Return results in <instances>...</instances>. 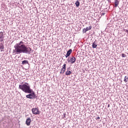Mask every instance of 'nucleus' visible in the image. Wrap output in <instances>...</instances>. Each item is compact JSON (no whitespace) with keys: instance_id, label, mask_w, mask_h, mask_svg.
<instances>
[{"instance_id":"4","label":"nucleus","mask_w":128,"mask_h":128,"mask_svg":"<svg viewBox=\"0 0 128 128\" xmlns=\"http://www.w3.org/2000/svg\"><path fill=\"white\" fill-rule=\"evenodd\" d=\"M36 96V94H34V92H32V93L31 94H29L26 96V98H34V97Z\"/></svg>"},{"instance_id":"15","label":"nucleus","mask_w":128,"mask_h":128,"mask_svg":"<svg viewBox=\"0 0 128 128\" xmlns=\"http://www.w3.org/2000/svg\"><path fill=\"white\" fill-rule=\"evenodd\" d=\"M22 64H28V60H24L22 62Z\"/></svg>"},{"instance_id":"7","label":"nucleus","mask_w":128,"mask_h":128,"mask_svg":"<svg viewBox=\"0 0 128 128\" xmlns=\"http://www.w3.org/2000/svg\"><path fill=\"white\" fill-rule=\"evenodd\" d=\"M92 30V26H89V27H86V28H84L82 30L83 34H86L88 30Z\"/></svg>"},{"instance_id":"1","label":"nucleus","mask_w":128,"mask_h":128,"mask_svg":"<svg viewBox=\"0 0 128 128\" xmlns=\"http://www.w3.org/2000/svg\"><path fill=\"white\" fill-rule=\"evenodd\" d=\"M14 50H13V54H30L32 48L26 47L24 42L20 41L19 43L16 44L14 46Z\"/></svg>"},{"instance_id":"9","label":"nucleus","mask_w":128,"mask_h":128,"mask_svg":"<svg viewBox=\"0 0 128 128\" xmlns=\"http://www.w3.org/2000/svg\"><path fill=\"white\" fill-rule=\"evenodd\" d=\"M72 49H70L67 52V53L66 55V58H68L70 56V54H72Z\"/></svg>"},{"instance_id":"2","label":"nucleus","mask_w":128,"mask_h":128,"mask_svg":"<svg viewBox=\"0 0 128 128\" xmlns=\"http://www.w3.org/2000/svg\"><path fill=\"white\" fill-rule=\"evenodd\" d=\"M19 88L24 92H26V94H32V90L30 88V86L26 82L23 84H20Z\"/></svg>"},{"instance_id":"22","label":"nucleus","mask_w":128,"mask_h":128,"mask_svg":"<svg viewBox=\"0 0 128 128\" xmlns=\"http://www.w3.org/2000/svg\"><path fill=\"white\" fill-rule=\"evenodd\" d=\"M108 106H110V104L108 105Z\"/></svg>"},{"instance_id":"21","label":"nucleus","mask_w":128,"mask_h":128,"mask_svg":"<svg viewBox=\"0 0 128 128\" xmlns=\"http://www.w3.org/2000/svg\"><path fill=\"white\" fill-rule=\"evenodd\" d=\"M102 16H104V14H105V13L102 12Z\"/></svg>"},{"instance_id":"18","label":"nucleus","mask_w":128,"mask_h":128,"mask_svg":"<svg viewBox=\"0 0 128 128\" xmlns=\"http://www.w3.org/2000/svg\"><path fill=\"white\" fill-rule=\"evenodd\" d=\"M0 36H4V32H0Z\"/></svg>"},{"instance_id":"11","label":"nucleus","mask_w":128,"mask_h":128,"mask_svg":"<svg viewBox=\"0 0 128 128\" xmlns=\"http://www.w3.org/2000/svg\"><path fill=\"white\" fill-rule=\"evenodd\" d=\"M119 4H120V1H118V0H115V2H114L115 8H116L118 6Z\"/></svg>"},{"instance_id":"16","label":"nucleus","mask_w":128,"mask_h":128,"mask_svg":"<svg viewBox=\"0 0 128 128\" xmlns=\"http://www.w3.org/2000/svg\"><path fill=\"white\" fill-rule=\"evenodd\" d=\"M124 82H128V76H125L124 78Z\"/></svg>"},{"instance_id":"12","label":"nucleus","mask_w":128,"mask_h":128,"mask_svg":"<svg viewBox=\"0 0 128 128\" xmlns=\"http://www.w3.org/2000/svg\"><path fill=\"white\" fill-rule=\"evenodd\" d=\"M4 47L2 44H0V52H4Z\"/></svg>"},{"instance_id":"6","label":"nucleus","mask_w":128,"mask_h":128,"mask_svg":"<svg viewBox=\"0 0 128 128\" xmlns=\"http://www.w3.org/2000/svg\"><path fill=\"white\" fill-rule=\"evenodd\" d=\"M68 62H70V64H74V62H76V59L75 58L74 56H72L70 58V60H69L68 58Z\"/></svg>"},{"instance_id":"13","label":"nucleus","mask_w":128,"mask_h":128,"mask_svg":"<svg viewBox=\"0 0 128 128\" xmlns=\"http://www.w3.org/2000/svg\"><path fill=\"white\" fill-rule=\"evenodd\" d=\"M96 46H98V45L96 44V42H94L92 44V48H96Z\"/></svg>"},{"instance_id":"17","label":"nucleus","mask_w":128,"mask_h":128,"mask_svg":"<svg viewBox=\"0 0 128 128\" xmlns=\"http://www.w3.org/2000/svg\"><path fill=\"white\" fill-rule=\"evenodd\" d=\"M4 40V36H0V42Z\"/></svg>"},{"instance_id":"3","label":"nucleus","mask_w":128,"mask_h":128,"mask_svg":"<svg viewBox=\"0 0 128 128\" xmlns=\"http://www.w3.org/2000/svg\"><path fill=\"white\" fill-rule=\"evenodd\" d=\"M32 112L34 114H40V110L38 109V108H33L32 110Z\"/></svg>"},{"instance_id":"14","label":"nucleus","mask_w":128,"mask_h":128,"mask_svg":"<svg viewBox=\"0 0 128 128\" xmlns=\"http://www.w3.org/2000/svg\"><path fill=\"white\" fill-rule=\"evenodd\" d=\"M80 1L78 0H76V2L75 3V4L77 8H78L80 6Z\"/></svg>"},{"instance_id":"20","label":"nucleus","mask_w":128,"mask_h":128,"mask_svg":"<svg viewBox=\"0 0 128 128\" xmlns=\"http://www.w3.org/2000/svg\"><path fill=\"white\" fill-rule=\"evenodd\" d=\"M100 116H98V117L96 118V120H100Z\"/></svg>"},{"instance_id":"19","label":"nucleus","mask_w":128,"mask_h":128,"mask_svg":"<svg viewBox=\"0 0 128 128\" xmlns=\"http://www.w3.org/2000/svg\"><path fill=\"white\" fill-rule=\"evenodd\" d=\"M122 58H126V56L124 54H122Z\"/></svg>"},{"instance_id":"8","label":"nucleus","mask_w":128,"mask_h":128,"mask_svg":"<svg viewBox=\"0 0 128 128\" xmlns=\"http://www.w3.org/2000/svg\"><path fill=\"white\" fill-rule=\"evenodd\" d=\"M32 122V119H30V118H28L26 119V124L28 126H30V123Z\"/></svg>"},{"instance_id":"5","label":"nucleus","mask_w":128,"mask_h":128,"mask_svg":"<svg viewBox=\"0 0 128 128\" xmlns=\"http://www.w3.org/2000/svg\"><path fill=\"white\" fill-rule=\"evenodd\" d=\"M66 70V64H64L60 70V74H64Z\"/></svg>"},{"instance_id":"10","label":"nucleus","mask_w":128,"mask_h":128,"mask_svg":"<svg viewBox=\"0 0 128 128\" xmlns=\"http://www.w3.org/2000/svg\"><path fill=\"white\" fill-rule=\"evenodd\" d=\"M72 74V71L70 70V68H68L66 72V76H70Z\"/></svg>"}]
</instances>
